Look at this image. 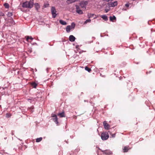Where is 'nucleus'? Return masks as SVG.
<instances>
[{"instance_id":"nucleus-19","label":"nucleus","mask_w":155,"mask_h":155,"mask_svg":"<svg viewBox=\"0 0 155 155\" xmlns=\"http://www.w3.org/2000/svg\"><path fill=\"white\" fill-rule=\"evenodd\" d=\"M31 85L34 88H36L37 84L35 82H33L31 83Z\"/></svg>"},{"instance_id":"nucleus-33","label":"nucleus","mask_w":155,"mask_h":155,"mask_svg":"<svg viewBox=\"0 0 155 155\" xmlns=\"http://www.w3.org/2000/svg\"><path fill=\"white\" fill-rule=\"evenodd\" d=\"M125 6L127 7H128L129 6V4H127L125 5Z\"/></svg>"},{"instance_id":"nucleus-6","label":"nucleus","mask_w":155,"mask_h":155,"mask_svg":"<svg viewBox=\"0 0 155 155\" xmlns=\"http://www.w3.org/2000/svg\"><path fill=\"white\" fill-rule=\"evenodd\" d=\"M51 11L53 17L55 18L56 16V11L55 8L54 7H52L51 8Z\"/></svg>"},{"instance_id":"nucleus-7","label":"nucleus","mask_w":155,"mask_h":155,"mask_svg":"<svg viewBox=\"0 0 155 155\" xmlns=\"http://www.w3.org/2000/svg\"><path fill=\"white\" fill-rule=\"evenodd\" d=\"M108 5L110 7H114L117 5V1H115L113 2H109Z\"/></svg>"},{"instance_id":"nucleus-14","label":"nucleus","mask_w":155,"mask_h":155,"mask_svg":"<svg viewBox=\"0 0 155 155\" xmlns=\"http://www.w3.org/2000/svg\"><path fill=\"white\" fill-rule=\"evenodd\" d=\"M101 18H102L105 21H107L108 20L107 17L105 15H102L101 16Z\"/></svg>"},{"instance_id":"nucleus-23","label":"nucleus","mask_w":155,"mask_h":155,"mask_svg":"<svg viewBox=\"0 0 155 155\" xmlns=\"http://www.w3.org/2000/svg\"><path fill=\"white\" fill-rule=\"evenodd\" d=\"M13 14V12H8L7 15L8 17H11L12 16Z\"/></svg>"},{"instance_id":"nucleus-30","label":"nucleus","mask_w":155,"mask_h":155,"mask_svg":"<svg viewBox=\"0 0 155 155\" xmlns=\"http://www.w3.org/2000/svg\"><path fill=\"white\" fill-rule=\"evenodd\" d=\"M116 134H111V136L112 137H115Z\"/></svg>"},{"instance_id":"nucleus-28","label":"nucleus","mask_w":155,"mask_h":155,"mask_svg":"<svg viewBox=\"0 0 155 155\" xmlns=\"http://www.w3.org/2000/svg\"><path fill=\"white\" fill-rule=\"evenodd\" d=\"M91 21V20L90 19H87L86 20V21L84 22V24H86L87 22H90Z\"/></svg>"},{"instance_id":"nucleus-31","label":"nucleus","mask_w":155,"mask_h":155,"mask_svg":"<svg viewBox=\"0 0 155 155\" xmlns=\"http://www.w3.org/2000/svg\"><path fill=\"white\" fill-rule=\"evenodd\" d=\"M110 10V9H106L105 10V12H107L109 11Z\"/></svg>"},{"instance_id":"nucleus-17","label":"nucleus","mask_w":155,"mask_h":155,"mask_svg":"<svg viewBox=\"0 0 155 155\" xmlns=\"http://www.w3.org/2000/svg\"><path fill=\"white\" fill-rule=\"evenodd\" d=\"M71 29V26L70 25L68 26L66 28V30L68 32H69Z\"/></svg>"},{"instance_id":"nucleus-15","label":"nucleus","mask_w":155,"mask_h":155,"mask_svg":"<svg viewBox=\"0 0 155 155\" xmlns=\"http://www.w3.org/2000/svg\"><path fill=\"white\" fill-rule=\"evenodd\" d=\"M110 21H114V20L116 19V18L114 16H110Z\"/></svg>"},{"instance_id":"nucleus-8","label":"nucleus","mask_w":155,"mask_h":155,"mask_svg":"<svg viewBox=\"0 0 155 155\" xmlns=\"http://www.w3.org/2000/svg\"><path fill=\"white\" fill-rule=\"evenodd\" d=\"M76 11L79 14H82L83 13L82 11L80 9L79 6L78 5H76Z\"/></svg>"},{"instance_id":"nucleus-13","label":"nucleus","mask_w":155,"mask_h":155,"mask_svg":"<svg viewBox=\"0 0 155 155\" xmlns=\"http://www.w3.org/2000/svg\"><path fill=\"white\" fill-rule=\"evenodd\" d=\"M58 116H59L61 117H65L64 113V112H63L61 113H59L58 114Z\"/></svg>"},{"instance_id":"nucleus-10","label":"nucleus","mask_w":155,"mask_h":155,"mask_svg":"<svg viewBox=\"0 0 155 155\" xmlns=\"http://www.w3.org/2000/svg\"><path fill=\"white\" fill-rule=\"evenodd\" d=\"M130 149L129 146H125L123 148V151L124 153L127 152Z\"/></svg>"},{"instance_id":"nucleus-26","label":"nucleus","mask_w":155,"mask_h":155,"mask_svg":"<svg viewBox=\"0 0 155 155\" xmlns=\"http://www.w3.org/2000/svg\"><path fill=\"white\" fill-rule=\"evenodd\" d=\"M10 21V22L11 23V24L10 25H9L11 26L15 24V22L12 19Z\"/></svg>"},{"instance_id":"nucleus-1","label":"nucleus","mask_w":155,"mask_h":155,"mask_svg":"<svg viewBox=\"0 0 155 155\" xmlns=\"http://www.w3.org/2000/svg\"><path fill=\"white\" fill-rule=\"evenodd\" d=\"M34 0H30L29 1H26L22 3V7L23 8H31L34 5Z\"/></svg>"},{"instance_id":"nucleus-32","label":"nucleus","mask_w":155,"mask_h":155,"mask_svg":"<svg viewBox=\"0 0 155 155\" xmlns=\"http://www.w3.org/2000/svg\"><path fill=\"white\" fill-rule=\"evenodd\" d=\"M49 5V4H46V5H44V6L45 7H47V6H48Z\"/></svg>"},{"instance_id":"nucleus-20","label":"nucleus","mask_w":155,"mask_h":155,"mask_svg":"<svg viewBox=\"0 0 155 155\" xmlns=\"http://www.w3.org/2000/svg\"><path fill=\"white\" fill-rule=\"evenodd\" d=\"M33 38L31 36H27L26 38V40L28 41H29V39H31V40H32Z\"/></svg>"},{"instance_id":"nucleus-5","label":"nucleus","mask_w":155,"mask_h":155,"mask_svg":"<svg viewBox=\"0 0 155 155\" xmlns=\"http://www.w3.org/2000/svg\"><path fill=\"white\" fill-rule=\"evenodd\" d=\"M88 4V2L82 1L80 3V5L81 7L82 8H85L86 6Z\"/></svg>"},{"instance_id":"nucleus-27","label":"nucleus","mask_w":155,"mask_h":155,"mask_svg":"<svg viewBox=\"0 0 155 155\" xmlns=\"http://www.w3.org/2000/svg\"><path fill=\"white\" fill-rule=\"evenodd\" d=\"M75 26V24L74 23H73L71 24V28H74Z\"/></svg>"},{"instance_id":"nucleus-11","label":"nucleus","mask_w":155,"mask_h":155,"mask_svg":"<svg viewBox=\"0 0 155 155\" xmlns=\"http://www.w3.org/2000/svg\"><path fill=\"white\" fill-rule=\"evenodd\" d=\"M34 5H35V9L38 11V10L40 8V5L38 3H35L34 4Z\"/></svg>"},{"instance_id":"nucleus-29","label":"nucleus","mask_w":155,"mask_h":155,"mask_svg":"<svg viewBox=\"0 0 155 155\" xmlns=\"http://www.w3.org/2000/svg\"><path fill=\"white\" fill-rule=\"evenodd\" d=\"M5 15L2 12H0V16H4Z\"/></svg>"},{"instance_id":"nucleus-18","label":"nucleus","mask_w":155,"mask_h":155,"mask_svg":"<svg viewBox=\"0 0 155 155\" xmlns=\"http://www.w3.org/2000/svg\"><path fill=\"white\" fill-rule=\"evenodd\" d=\"M4 6L5 8H8L9 7V5L8 3H5L4 4Z\"/></svg>"},{"instance_id":"nucleus-25","label":"nucleus","mask_w":155,"mask_h":155,"mask_svg":"<svg viewBox=\"0 0 155 155\" xmlns=\"http://www.w3.org/2000/svg\"><path fill=\"white\" fill-rule=\"evenodd\" d=\"M11 115V114L10 113H7L6 114V117L7 118H9L10 117Z\"/></svg>"},{"instance_id":"nucleus-3","label":"nucleus","mask_w":155,"mask_h":155,"mask_svg":"<svg viewBox=\"0 0 155 155\" xmlns=\"http://www.w3.org/2000/svg\"><path fill=\"white\" fill-rule=\"evenodd\" d=\"M51 117L53 118H52L53 120L58 125V122L56 115L54 114H51Z\"/></svg>"},{"instance_id":"nucleus-22","label":"nucleus","mask_w":155,"mask_h":155,"mask_svg":"<svg viewBox=\"0 0 155 155\" xmlns=\"http://www.w3.org/2000/svg\"><path fill=\"white\" fill-rule=\"evenodd\" d=\"M42 140V138L41 137L37 138L36 139V142H39L41 141Z\"/></svg>"},{"instance_id":"nucleus-9","label":"nucleus","mask_w":155,"mask_h":155,"mask_svg":"<svg viewBox=\"0 0 155 155\" xmlns=\"http://www.w3.org/2000/svg\"><path fill=\"white\" fill-rule=\"evenodd\" d=\"M104 127L106 129L108 130L109 129L110 126L109 124L107 123L106 121H104L103 123Z\"/></svg>"},{"instance_id":"nucleus-21","label":"nucleus","mask_w":155,"mask_h":155,"mask_svg":"<svg viewBox=\"0 0 155 155\" xmlns=\"http://www.w3.org/2000/svg\"><path fill=\"white\" fill-rule=\"evenodd\" d=\"M85 69L86 70L88 71V72H90L91 71V69L89 68L88 67L86 66L85 67Z\"/></svg>"},{"instance_id":"nucleus-2","label":"nucleus","mask_w":155,"mask_h":155,"mask_svg":"<svg viewBox=\"0 0 155 155\" xmlns=\"http://www.w3.org/2000/svg\"><path fill=\"white\" fill-rule=\"evenodd\" d=\"M101 138L103 140H106L109 138V135L107 132H103L101 134Z\"/></svg>"},{"instance_id":"nucleus-12","label":"nucleus","mask_w":155,"mask_h":155,"mask_svg":"<svg viewBox=\"0 0 155 155\" xmlns=\"http://www.w3.org/2000/svg\"><path fill=\"white\" fill-rule=\"evenodd\" d=\"M75 39V37L73 35H71L69 36V40L71 42L74 41Z\"/></svg>"},{"instance_id":"nucleus-24","label":"nucleus","mask_w":155,"mask_h":155,"mask_svg":"<svg viewBox=\"0 0 155 155\" xmlns=\"http://www.w3.org/2000/svg\"><path fill=\"white\" fill-rule=\"evenodd\" d=\"M94 15V14H88V17L89 18H91L93 17Z\"/></svg>"},{"instance_id":"nucleus-16","label":"nucleus","mask_w":155,"mask_h":155,"mask_svg":"<svg viewBox=\"0 0 155 155\" xmlns=\"http://www.w3.org/2000/svg\"><path fill=\"white\" fill-rule=\"evenodd\" d=\"M59 22L61 24L63 25H65L67 24L66 22L62 20H60Z\"/></svg>"},{"instance_id":"nucleus-4","label":"nucleus","mask_w":155,"mask_h":155,"mask_svg":"<svg viewBox=\"0 0 155 155\" xmlns=\"http://www.w3.org/2000/svg\"><path fill=\"white\" fill-rule=\"evenodd\" d=\"M100 150L103 154H104L107 155H110L112 153V152L109 150H103L101 149H100Z\"/></svg>"}]
</instances>
